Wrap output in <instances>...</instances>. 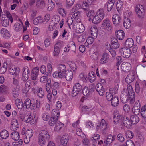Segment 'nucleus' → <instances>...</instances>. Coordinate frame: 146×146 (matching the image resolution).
Here are the masks:
<instances>
[{"instance_id":"49","label":"nucleus","mask_w":146,"mask_h":146,"mask_svg":"<svg viewBox=\"0 0 146 146\" xmlns=\"http://www.w3.org/2000/svg\"><path fill=\"white\" fill-rule=\"evenodd\" d=\"M64 124L60 122H58L56 124L54 130L56 131H58L63 126Z\"/></svg>"},{"instance_id":"20","label":"nucleus","mask_w":146,"mask_h":146,"mask_svg":"<svg viewBox=\"0 0 146 146\" xmlns=\"http://www.w3.org/2000/svg\"><path fill=\"white\" fill-rule=\"evenodd\" d=\"M55 5V3L52 1V0H48L47 10L49 11H52L54 8Z\"/></svg>"},{"instance_id":"64","label":"nucleus","mask_w":146,"mask_h":146,"mask_svg":"<svg viewBox=\"0 0 146 146\" xmlns=\"http://www.w3.org/2000/svg\"><path fill=\"white\" fill-rule=\"evenodd\" d=\"M126 145L127 146H134L133 142L130 139L126 141Z\"/></svg>"},{"instance_id":"56","label":"nucleus","mask_w":146,"mask_h":146,"mask_svg":"<svg viewBox=\"0 0 146 146\" xmlns=\"http://www.w3.org/2000/svg\"><path fill=\"white\" fill-rule=\"evenodd\" d=\"M101 21V20L95 15L92 19V22L94 24H97L100 23Z\"/></svg>"},{"instance_id":"40","label":"nucleus","mask_w":146,"mask_h":146,"mask_svg":"<svg viewBox=\"0 0 146 146\" xmlns=\"http://www.w3.org/2000/svg\"><path fill=\"white\" fill-rule=\"evenodd\" d=\"M108 60V56L106 53L103 54L102 57L100 61V63L101 64H104L106 63Z\"/></svg>"},{"instance_id":"11","label":"nucleus","mask_w":146,"mask_h":146,"mask_svg":"<svg viewBox=\"0 0 146 146\" xmlns=\"http://www.w3.org/2000/svg\"><path fill=\"white\" fill-rule=\"evenodd\" d=\"M120 99L121 101L124 104L127 102L128 100V96L127 92L123 91L121 95Z\"/></svg>"},{"instance_id":"46","label":"nucleus","mask_w":146,"mask_h":146,"mask_svg":"<svg viewBox=\"0 0 146 146\" xmlns=\"http://www.w3.org/2000/svg\"><path fill=\"white\" fill-rule=\"evenodd\" d=\"M57 10L58 13L61 15L62 17H65L66 16V11L62 7L58 8Z\"/></svg>"},{"instance_id":"39","label":"nucleus","mask_w":146,"mask_h":146,"mask_svg":"<svg viewBox=\"0 0 146 146\" xmlns=\"http://www.w3.org/2000/svg\"><path fill=\"white\" fill-rule=\"evenodd\" d=\"M98 30L96 27H92L91 28V33L92 37H96Z\"/></svg>"},{"instance_id":"60","label":"nucleus","mask_w":146,"mask_h":146,"mask_svg":"<svg viewBox=\"0 0 146 146\" xmlns=\"http://www.w3.org/2000/svg\"><path fill=\"white\" fill-rule=\"evenodd\" d=\"M31 100L30 99L27 98L25 99L24 103V106H25L27 109H28L27 107H29V104L31 103Z\"/></svg>"},{"instance_id":"2","label":"nucleus","mask_w":146,"mask_h":146,"mask_svg":"<svg viewBox=\"0 0 146 146\" xmlns=\"http://www.w3.org/2000/svg\"><path fill=\"white\" fill-rule=\"evenodd\" d=\"M121 56L124 58H129L131 55L132 52L130 49L127 47L121 48L119 50Z\"/></svg>"},{"instance_id":"30","label":"nucleus","mask_w":146,"mask_h":146,"mask_svg":"<svg viewBox=\"0 0 146 146\" xmlns=\"http://www.w3.org/2000/svg\"><path fill=\"white\" fill-rule=\"evenodd\" d=\"M45 5V3L43 0H38L36 2V7L39 9L44 8Z\"/></svg>"},{"instance_id":"28","label":"nucleus","mask_w":146,"mask_h":146,"mask_svg":"<svg viewBox=\"0 0 146 146\" xmlns=\"http://www.w3.org/2000/svg\"><path fill=\"white\" fill-rule=\"evenodd\" d=\"M9 135L8 131L5 129L1 130L0 132V137L3 139H7L9 136Z\"/></svg>"},{"instance_id":"61","label":"nucleus","mask_w":146,"mask_h":146,"mask_svg":"<svg viewBox=\"0 0 146 146\" xmlns=\"http://www.w3.org/2000/svg\"><path fill=\"white\" fill-rule=\"evenodd\" d=\"M59 88V84L57 82H55L51 85V88L53 89H58Z\"/></svg>"},{"instance_id":"38","label":"nucleus","mask_w":146,"mask_h":146,"mask_svg":"<svg viewBox=\"0 0 146 146\" xmlns=\"http://www.w3.org/2000/svg\"><path fill=\"white\" fill-rule=\"evenodd\" d=\"M68 138L65 136H63L61 138L60 141L61 145L63 146H66L68 142Z\"/></svg>"},{"instance_id":"48","label":"nucleus","mask_w":146,"mask_h":146,"mask_svg":"<svg viewBox=\"0 0 146 146\" xmlns=\"http://www.w3.org/2000/svg\"><path fill=\"white\" fill-rule=\"evenodd\" d=\"M83 94L85 96L88 97L90 95V92L88 87H85L82 90Z\"/></svg>"},{"instance_id":"62","label":"nucleus","mask_w":146,"mask_h":146,"mask_svg":"<svg viewBox=\"0 0 146 146\" xmlns=\"http://www.w3.org/2000/svg\"><path fill=\"white\" fill-rule=\"evenodd\" d=\"M7 90V87L5 85H2L0 86V91L2 93L6 92Z\"/></svg>"},{"instance_id":"21","label":"nucleus","mask_w":146,"mask_h":146,"mask_svg":"<svg viewBox=\"0 0 146 146\" xmlns=\"http://www.w3.org/2000/svg\"><path fill=\"white\" fill-rule=\"evenodd\" d=\"M115 3V0H109L107 3V9L108 11H110L112 9Z\"/></svg>"},{"instance_id":"18","label":"nucleus","mask_w":146,"mask_h":146,"mask_svg":"<svg viewBox=\"0 0 146 146\" xmlns=\"http://www.w3.org/2000/svg\"><path fill=\"white\" fill-rule=\"evenodd\" d=\"M84 10L85 11L86 15L87 17H94L95 14L94 11L93 10H90L87 8H84Z\"/></svg>"},{"instance_id":"14","label":"nucleus","mask_w":146,"mask_h":146,"mask_svg":"<svg viewBox=\"0 0 146 146\" xmlns=\"http://www.w3.org/2000/svg\"><path fill=\"white\" fill-rule=\"evenodd\" d=\"M135 78V75L134 73L129 74L125 78L126 82L128 84L133 82Z\"/></svg>"},{"instance_id":"55","label":"nucleus","mask_w":146,"mask_h":146,"mask_svg":"<svg viewBox=\"0 0 146 146\" xmlns=\"http://www.w3.org/2000/svg\"><path fill=\"white\" fill-rule=\"evenodd\" d=\"M19 76L16 75L13 78V83L14 84L17 86L19 83Z\"/></svg>"},{"instance_id":"37","label":"nucleus","mask_w":146,"mask_h":146,"mask_svg":"<svg viewBox=\"0 0 146 146\" xmlns=\"http://www.w3.org/2000/svg\"><path fill=\"white\" fill-rule=\"evenodd\" d=\"M140 107L134 106L132 109L133 112L136 115H138L139 113Z\"/></svg>"},{"instance_id":"6","label":"nucleus","mask_w":146,"mask_h":146,"mask_svg":"<svg viewBox=\"0 0 146 146\" xmlns=\"http://www.w3.org/2000/svg\"><path fill=\"white\" fill-rule=\"evenodd\" d=\"M131 65L129 63L124 62L121 64V68L122 71L125 72H128L131 70Z\"/></svg>"},{"instance_id":"53","label":"nucleus","mask_w":146,"mask_h":146,"mask_svg":"<svg viewBox=\"0 0 146 146\" xmlns=\"http://www.w3.org/2000/svg\"><path fill=\"white\" fill-rule=\"evenodd\" d=\"M86 38V36L85 34H82L80 35L77 38L78 41L80 42H84Z\"/></svg>"},{"instance_id":"58","label":"nucleus","mask_w":146,"mask_h":146,"mask_svg":"<svg viewBox=\"0 0 146 146\" xmlns=\"http://www.w3.org/2000/svg\"><path fill=\"white\" fill-rule=\"evenodd\" d=\"M25 90L28 91L31 87V82L30 80H28L26 82L25 84Z\"/></svg>"},{"instance_id":"32","label":"nucleus","mask_w":146,"mask_h":146,"mask_svg":"<svg viewBox=\"0 0 146 146\" xmlns=\"http://www.w3.org/2000/svg\"><path fill=\"white\" fill-rule=\"evenodd\" d=\"M85 30V27L83 25L81 24L77 25L76 31L78 33H81L83 32Z\"/></svg>"},{"instance_id":"52","label":"nucleus","mask_w":146,"mask_h":146,"mask_svg":"<svg viewBox=\"0 0 146 146\" xmlns=\"http://www.w3.org/2000/svg\"><path fill=\"white\" fill-rule=\"evenodd\" d=\"M17 68L14 67L13 66H10L9 69V73L11 75L15 74V75H16V70H17Z\"/></svg>"},{"instance_id":"35","label":"nucleus","mask_w":146,"mask_h":146,"mask_svg":"<svg viewBox=\"0 0 146 146\" xmlns=\"http://www.w3.org/2000/svg\"><path fill=\"white\" fill-rule=\"evenodd\" d=\"M88 78L91 82H93L95 79V74L92 71L88 74Z\"/></svg>"},{"instance_id":"9","label":"nucleus","mask_w":146,"mask_h":146,"mask_svg":"<svg viewBox=\"0 0 146 146\" xmlns=\"http://www.w3.org/2000/svg\"><path fill=\"white\" fill-rule=\"evenodd\" d=\"M61 46L60 43L58 42L56 43L55 45L54 49V51L53 52V54L54 56H58L60 52Z\"/></svg>"},{"instance_id":"26","label":"nucleus","mask_w":146,"mask_h":146,"mask_svg":"<svg viewBox=\"0 0 146 146\" xmlns=\"http://www.w3.org/2000/svg\"><path fill=\"white\" fill-rule=\"evenodd\" d=\"M112 21L114 24L117 25L120 22V17L119 15L115 14L112 17Z\"/></svg>"},{"instance_id":"36","label":"nucleus","mask_w":146,"mask_h":146,"mask_svg":"<svg viewBox=\"0 0 146 146\" xmlns=\"http://www.w3.org/2000/svg\"><path fill=\"white\" fill-rule=\"evenodd\" d=\"M11 136L12 139L15 141H17L19 138V135L17 132H13L11 134Z\"/></svg>"},{"instance_id":"3","label":"nucleus","mask_w":146,"mask_h":146,"mask_svg":"<svg viewBox=\"0 0 146 146\" xmlns=\"http://www.w3.org/2000/svg\"><path fill=\"white\" fill-rule=\"evenodd\" d=\"M82 90V86L79 83L75 84L73 86L72 92V96L75 97Z\"/></svg>"},{"instance_id":"4","label":"nucleus","mask_w":146,"mask_h":146,"mask_svg":"<svg viewBox=\"0 0 146 146\" xmlns=\"http://www.w3.org/2000/svg\"><path fill=\"white\" fill-rule=\"evenodd\" d=\"M135 11L138 17L141 18H143L144 14V9L141 5H138L135 8Z\"/></svg>"},{"instance_id":"47","label":"nucleus","mask_w":146,"mask_h":146,"mask_svg":"<svg viewBox=\"0 0 146 146\" xmlns=\"http://www.w3.org/2000/svg\"><path fill=\"white\" fill-rule=\"evenodd\" d=\"M37 96L39 98H42L44 96V93L42 88H39L37 92Z\"/></svg>"},{"instance_id":"10","label":"nucleus","mask_w":146,"mask_h":146,"mask_svg":"<svg viewBox=\"0 0 146 146\" xmlns=\"http://www.w3.org/2000/svg\"><path fill=\"white\" fill-rule=\"evenodd\" d=\"M39 68L36 67L33 69L31 74V79L33 80L36 79L39 72Z\"/></svg>"},{"instance_id":"29","label":"nucleus","mask_w":146,"mask_h":146,"mask_svg":"<svg viewBox=\"0 0 146 146\" xmlns=\"http://www.w3.org/2000/svg\"><path fill=\"white\" fill-rule=\"evenodd\" d=\"M139 117L137 115H131L130 116V120L132 124H136L139 121Z\"/></svg>"},{"instance_id":"1","label":"nucleus","mask_w":146,"mask_h":146,"mask_svg":"<svg viewBox=\"0 0 146 146\" xmlns=\"http://www.w3.org/2000/svg\"><path fill=\"white\" fill-rule=\"evenodd\" d=\"M66 67L63 64H59L57 68V71L58 72V77L60 78H64V74L66 72Z\"/></svg>"},{"instance_id":"15","label":"nucleus","mask_w":146,"mask_h":146,"mask_svg":"<svg viewBox=\"0 0 146 146\" xmlns=\"http://www.w3.org/2000/svg\"><path fill=\"white\" fill-rule=\"evenodd\" d=\"M23 81H26L28 79L29 75V73L28 72L29 70L28 69L26 70L25 67H23Z\"/></svg>"},{"instance_id":"5","label":"nucleus","mask_w":146,"mask_h":146,"mask_svg":"<svg viewBox=\"0 0 146 146\" xmlns=\"http://www.w3.org/2000/svg\"><path fill=\"white\" fill-rule=\"evenodd\" d=\"M102 26L105 27L108 31L110 32L111 31L112 27L110 20L108 19H106L103 21L102 24Z\"/></svg>"},{"instance_id":"54","label":"nucleus","mask_w":146,"mask_h":146,"mask_svg":"<svg viewBox=\"0 0 146 146\" xmlns=\"http://www.w3.org/2000/svg\"><path fill=\"white\" fill-rule=\"evenodd\" d=\"M33 130L31 129H29L25 132V136L31 138L33 136Z\"/></svg>"},{"instance_id":"13","label":"nucleus","mask_w":146,"mask_h":146,"mask_svg":"<svg viewBox=\"0 0 146 146\" xmlns=\"http://www.w3.org/2000/svg\"><path fill=\"white\" fill-rule=\"evenodd\" d=\"M115 34L117 38L119 40H122L125 36V33L122 30H119L115 31Z\"/></svg>"},{"instance_id":"7","label":"nucleus","mask_w":146,"mask_h":146,"mask_svg":"<svg viewBox=\"0 0 146 146\" xmlns=\"http://www.w3.org/2000/svg\"><path fill=\"white\" fill-rule=\"evenodd\" d=\"M11 90L13 97L15 98L17 97L20 91L19 86H12Z\"/></svg>"},{"instance_id":"23","label":"nucleus","mask_w":146,"mask_h":146,"mask_svg":"<svg viewBox=\"0 0 146 146\" xmlns=\"http://www.w3.org/2000/svg\"><path fill=\"white\" fill-rule=\"evenodd\" d=\"M19 127L18 122L16 119H13L11 122V129L13 130H15Z\"/></svg>"},{"instance_id":"25","label":"nucleus","mask_w":146,"mask_h":146,"mask_svg":"<svg viewBox=\"0 0 146 146\" xmlns=\"http://www.w3.org/2000/svg\"><path fill=\"white\" fill-rule=\"evenodd\" d=\"M124 17L125 18L123 23V26L125 28L128 29L131 25L130 20L129 18L126 17L125 16Z\"/></svg>"},{"instance_id":"31","label":"nucleus","mask_w":146,"mask_h":146,"mask_svg":"<svg viewBox=\"0 0 146 146\" xmlns=\"http://www.w3.org/2000/svg\"><path fill=\"white\" fill-rule=\"evenodd\" d=\"M1 35L3 37L5 38L7 37H9L10 36L9 31L5 28H2L1 31Z\"/></svg>"},{"instance_id":"17","label":"nucleus","mask_w":146,"mask_h":146,"mask_svg":"<svg viewBox=\"0 0 146 146\" xmlns=\"http://www.w3.org/2000/svg\"><path fill=\"white\" fill-rule=\"evenodd\" d=\"M123 122L124 125L126 127L131 126L132 125L130 120L129 119L128 117L126 116H124L123 117Z\"/></svg>"},{"instance_id":"57","label":"nucleus","mask_w":146,"mask_h":146,"mask_svg":"<svg viewBox=\"0 0 146 146\" xmlns=\"http://www.w3.org/2000/svg\"><path fill=\"white\" fill-rule=\"evenodd\" d=\"M31 100V103L29 104V107H27V108L28 109L29 108L31 110H33L35 107V101L34 99H32Z\"/></svg>"},{"instance_id":"45","label":"nucleus","mask_w":146,"mask_h":146,"mask_svg":"<svg viewBox=\"0 0 146 146\" xmlns=\"http://www.w3.org/2000/svg\"><path fill=\"white\" fill-rule=\"evenodd\" d=\"M141 114L143 118H146V106L144 105L141 108Z\"/></svg>"},{"instance_id":"8","label":"nucleus","mask_w":146,"mask_h":146,"mask_svg":"<svg viewBox=\"0 0 146 146\" xmlns=\"http://www.w3.org/2000/svg\"><path fill=\"white\" fill-rule=\"evenodd\" d=\"M96 89L99 94L102 96L104 93V90L102 84L100 83H97L96 86Z\"/></svg>"},{"instance_id":"24","label":"nucleus","mask_w":146,"mask_h":146,"mask_svg":"<svg viewBox=\"0 0 146 146\" xmlns=\"http://www.w3.org/2000/svg\"><path fill=\"white\" fill-rule=\"evenodd\" d=\"M58 118L57 117L51 116L49 121V124L50 126H53L57 123Z\"/></svg>"},{"instance_id":"19","label":"nucleus","mask_w":146,"mask_h":146,"mask_svg":"<svg viewBox=\"0 0 146 146\" xmlns=\"http://www.w3.org/2000/svg\"><path fill=\"white\" fill-rule=\"evenodd\" d=\"M146 70V66L141 64L138 65L136 68V71L138 72H143Z\"/></svg>"},{"instance_id":"51","label":"nucleus","mask_w":146,"mask_h":146,"mask_svg":"<svg viewBox=\"0 0 146 146\" xmlns=\"http://www.w3.org/2000/svg\"><path fill=\"white\" fill-rule=\"evenodd\" d=\"M23 25L22 23H16L14 25L15 29L16 31H18L20 30L23 27Z\"/></svg>"},{"instance_id":"41","label":"nucleus","mask_w":146,"mask_h":146,"mask_svg":"<svg viewBox=\"0 0 146 146\" xmlns=\"http://www.w3.org/2000/svg\"><path fill=\"white\" fill-rule=\"evenodd\" d=\"M15 103L18 109H21L22 108L23 103L19 99H16L15 101Z\"/></svg>"},{"instance_id":"27","label":"nucleus","mask_w":146,"mask_h":146,"mask_svg":"<svg viewBox=\"0 0 146 146\" xmlns=\"http://www.w3.org/2000/svg\"><path fill=\"white\" fill-rule=\"evenodd\" d=\"M98 16L101 20H102L103 19L104 16V10L102 9H98L96 15Z\"/></svg>"},{"instance_id":"16","label":"nucleus","mask_w":146,"mask_h":146,"mask_svg":"<svg viewBox=\"0 0 146 146\" xmlns=\"http://www.w3.org/2000/svg\"><path fill=\"white\" fill-rule=\"evenodd\" d=\"M64 77H65L66 79L68 81L71 80L73 77V73L72 71L67 70L64 74Z\"/></svg>"},{"instance_id":"44","label":"nucleus","mask_w":146,"mask_h":146,"mask_svg":"<svg viewBox=\"0 0 146 146\" xmlns=\"http://www.w3.org/2000/svg\"><path fill=\"white\" fill-rule=\"evenodd\" d=\"M68 64L72 70H73L74 72L76 70V64L73 62L72 61L68 62Z\"/></svg>"},{"instance_id":"22","label":"nucleus","mask_w":146,"mask_h":146,"mask_svg":"<svg viewBox=\"0 0 146 146\" xmlns=\"http://www.w3.org/2000/svg\"><path fill=\"white\" fill-rule=\"evenodd\" d=\"M134 42L133 40L131 38H127L125 43V46L127 47H131L134 45Z\"/></svg>"},{"instance_id":"50","label":"nucleus","mask_w":146,"mask_h":146,"mask_svg":"<svg viewBox=\"0 0 146 146\" xmlns=\"http://www.w3.org/2000/svg\"><path fill=\"white\" fill-rule=\"evenodd\" d=\"M125 134L126 137L129 139H131L134 136L133 133L130 131H127L125 132Z\"/></svg>"},{"instance_id":"63","label":"nucleus","mask_w":146,"mask_h":146,"mask_svg":"<svg viewBox=\"0 0 146 146\" xmlns=\"http://www.w3.org/2000/svg\"><path fill=\"white\" fill-rule=\"evenodd\" d=\"M43 119L45 121L48 120L50 118V116L47 113H44L42 115Z\"/></svg>"},{"instance_id":"34","label":"nucleus","mask_w":146,"mask_h":146,"mask_svg":"<svg viewBox=\"0 0 146 146\" xmlns=\"http://www.w3.org/2000/svg\"><path fill=\"white\" fill-rule=\"evenodd\" d=\"M111 101V105L114 107L117 106L119 104L118 98L117 96H114Z\"/></svg>"},{"instance_id":"43","label":"nucleus","mask_w":146,"mask_h":146,"mask_svg":"<svg viewBox=\"0 0 146 146\" xmlns=\"http://www.w3.org/2000/svg\"><path fill=\"white\" fill-rule=\"evenodd\" d=\"M113 93L111 92H107L106 94V97L108 101H111L113 98Z\"/></svg>"},{"instance_id":"33","label":"nucleus","mask_w":146,"mask_h":146,"mask_svg":"<svg viewBox=\"0 0 146 146\" xmlns=\"http://www.w3.org/2000/svg\"><path fill=\"white\" fill-rule=\"evenodd\" d=\"M67 48L70 49V50L74 52H75L76 47L74 42L71 41L67 45Z\"/></svg>"},{"instance_id":"59","label":"nucleus","mask_w":146,"mask_h":146,"mask_svg":"<svg viewBox=\"0 0 146 146\" xmlns=\"http://www.w3.org/2000/svg\"><path fill=\"white\" fill-rule=\"evenodd\" d=\"M2 21V24L3 26L4 27H7L9 25V21L7 19H4L3 17L1 19Z\"/></svg>"},{"instance_id":"42","label":"nucleus","mask_w":146,"mask_h":146,"mask_svg":"<svg viewBox=\"0 0 146 146\" xmlns=\"http://www.w3.org/2000/svg\"><path fill=\"white\" fill-rule=\"evenodd\" d=\"M47 141L45 140L44 138L42 137L39 136V135H38V143L41 145H43L46 143Z\"/></svg>"},{"instance_id":"12","label":"nucleus","mask_w":146,"mask_h":146,"mask_svg":"<svg viewBox=\"0 0 146 146\" xmlns=\"http://www.w3.org/2000/svg\"><path fill=\"white\" fill-rule=\"evenodd\" d=\"M39 136L42 137L47 141L49 140L50 136L48 133L46 131L42 130L39 133Z\"/></svg>"}]
</instances>
